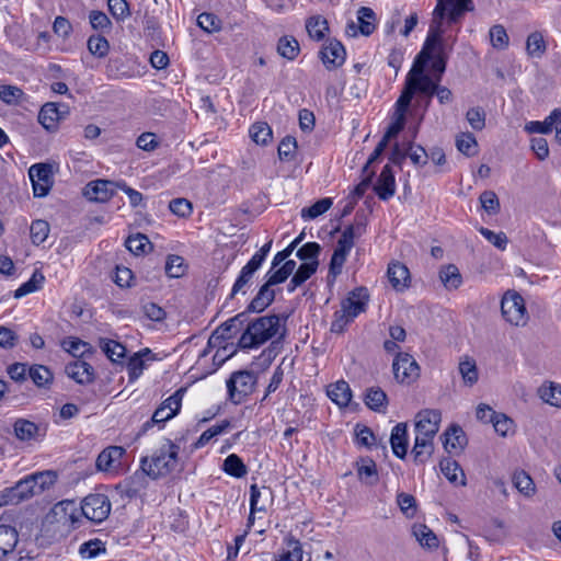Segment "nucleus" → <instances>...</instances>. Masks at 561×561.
<instances>
[{"label": "nucleus", "instance_id": "28", "mask_svg": "<svg viewBox=\"0 0 561 561\" xmlns=\"http://www.w3.org/2000/svg\"><path fill=\"white\" fill-rule=\"evenodd\" d=\"M387 274L389 282L394 289L403 290L405 287H408V283L410 280V272L404 264L400 262L391 263L388 267Z\"/></svg>", "mask_w": 561, "mask_h": 561}, {"label": "nucleus", "instance_id": "12", "mask_svg": "<svg viewBox=\"0 0 561 561\" xmlns=\"http://www.w3.org/2000/svg\"><path fill=\"white\" fill-rule=\"evenodd\" d=\"M442 414L438 410L426 409L416 414L415 433L426 437H434L440 423Z\"/></svg>", "mask_w": 561, "mask_h": 561}, {"label": "nucleus", "instance_id": "10", "mask_svg": "<svg viewBox=\"0 0 561 561\" xmlns=\"http://www.w3.org/2000/svg\"><path fill=\"white\" fill-rule=\"evenodd\" d=\"M393 376L401 383H411L420 376V366L409 353H399L392 363Z\"/></svg>", "mask_w": 561, "mask_h": 561}, {"label": "nucleus", "instance_id": "27", "mask_svg": "<svg viewBox=\"0 0 561 561\" xmlns=\"http://www.w3.org/2000/svg\"><path fill=\"white\" fill-rule=\"evenodd\" d=\"M328 397L339 407H347L352 399V390L344 380L331 383L327 390Z\"/></svg>", "mask_w": 561, "mask_h": 561}, {"label": "nucleus", "instance_id": "9", "mask_svg": "<svg viewBox=\"0 0 561 561\" xmlns=\"http://www.w3.org/2000/svg\"><path fill=\"white\" fill-rule=\"evenodd\" d=\"M28 176L32 181L33 193L36 197L46 196L54 184L53 165L48 163H36L28 169Z\"/></svg>", "mask_w": 561, "mask_h": 561}, {"label": "nucleus", "instance_id": "62", "mask_svg": "<svg viewBox=\"0 0 561 561\" xmlns=\"http://www.w3.org/2000/svg\"><path fill=\"white\" fill-rule=\"evenodd\" d=\"M456 146L461 153L470 157L476 154L478 142L472 134L465 133L457 138Z\"/></svg>", "mask_w": 561, "mask_h": 561}, {"label": "nucleus", "instance_id": "35", "mask_svg": "<svg viewBox=\"0 0 561 561\" xmlns=\"http://www.w3.org/2000/svg\"><path fill=\"white\" fill-rule=\"evenodd\" d=\"M561 118V108H556L543 122H529L525 126V130L533 134H549L552 131L554 124Z\"/></svg>", "mask_w": 561, "mask_h": 561}, {"label": "nucleus", "instance_id": "18", "mask_svg": "<svg viewBox=\"0 0 561 561\" xmlns=\"http://www.w3.org/2000/svg\"><path fill=\"white\" fill-rule=\"evenodd\" d=\"M69 114V107L65 106V112H61L59 105L54 102L45 103L39 113H38V122L42 126L47 130H55L57 128V124L60 119H62L66 115Z\"/></svg>", "mask_w": 561, "mask_h": 561}, {"label": "nucleus", "instance_id": "39", "mask_svg": "<svg viewBox=\"0 0 561 561\" xmlns=\"http://www.w3.org/2000/svg\"><path fill=\"white\" fill-rule=\"evenodd\" d=\"M540 399L552 405L561 408V386L554 382L543 383L538 389Z\"/></svg>", "mask_w": 561, "mask_h": 561}, {"label": "nucleus", "instance_id": "52", "mask_svg": "<svg viewBox=\"0 0 561 561\" xmlns=\"http://www.w3.org/2000/svg\"><path fill=\"white\" fill-rule=\"evenodd\" d=\"M87 45L89 51L99 58L105 57L110 50L108 41L101 35L90 36Z\"/></svg>", "mask_w": 561, "mask_h": 561}, {"label": "nucleus", "instance_id": "26", "mask_svg": "<svg viewBox=\"0 0 561 561\" xmlns=\"http://www.w3.org/2000/svg\"><path fill=\"white\" fill-rule=\"evenodd\" d=\"M356 471L359 480L368 485L377 484L379 477L377 466L371 458L362 457L356 461Z\"/></svg>", "mask_w": 561, "mask_h": 561}, {"label": "nucleus", "instance_id": "21", "mask_svg": "<svg viewBox=\"0 0 561 561\" xmlns=\"http://www.w3.org/2000/svg\"><path fill=\"white\" fill-rule=\"evenodd\" d=\"M156 359L150 348H144L135 353L127 362V371L130 381H135L140 377L146 368L147 360Z\"/></svg>", "mask_w": 561, "mask_h": 561}, {"label": "nucleus", "instance_id": "24", "mask_svg": "<svg viewBox=\"0 0 561 561\" xmlns=\"http://www.w3.org/2000/svg\"><path fill=\"white\" fill-rule=\"evenodd\" d=\"M275 299V291L272 286L264 283L255 297L249 304L244 312H262L264 311Z\"/></svg>", "mask_w": 561, "mask_h": 561}, {"label": "nucleus", "instance_id": "17", "mask_svg": "<svg viewBox=\"0 0 561 561\" xmlns=\"http://www.w3.org/2000/svg\"><path fill=\"white\" fill-rule=\"evenodd\" d=\"M126 454V450L122 446H108L103 449L95 461L98 471L110 472L116 470L121 466V460Z\"/></svg>", "mask_w": 561, "mask_h": 561}, {"label": "nucleus", "instance_id": "34", "mask_svg": "<svg viewBox=\"0 0 561 561\" xmlns=\"http://www.w3.org/2000/svg\"><path fill=\"white\" fill-rule=\"evenodd\" d=\"M13 428L16 438L23 442L36 439L39 435L37 424L25 419H18L13 424Z\"/></svg>", "mask_w": 561, "mask_h": 561}, {"label": "nucleus", "instance_id": "6", "mask_svg": "<svg viewBox=\"0 0 561 561\" xmlns=\"http://www.w3.org/2000/svg\"><path fill=\"white\" fill-rule=\"evenodd\" d=\"M501 311L503 318L512 325L523 327L528 321L524 298L516 291L508 290L504 294Z\"/></svg>", "mask_w": 561, "mask_h": 561}, {"label": "nucleus", "instance_id": "64", "mask_svg": "<svg viewBox=\"0 0 561 561\" xmlns=\"http://www.w3.org/2000/svg\"><path fill=\"white\" fill-rule=\"evenodd\" d=\"M125 244L131 253L139 255L146 253V249L150 245V242L145 234L137 233L136 236L128 237Z\"/></svg>", "mask_w": 561, "mask_h": 561}, {"label": "nucleus", "instance_id": "58", "mask_svg": "<svg viewBox=\"0 0 561 561\" xmlns=\"http://www.w3.org/2000/svg\"><path fill=\"white\" fill-rule=\"evenodd\" d=\"M431 60H432L431 68L434 72L433 76H431V77L435 78L436 81H440L442 76L446 70V65H447V60H448V51L440 49V51H436L435 54H432Z\"/></svg>", "mask_w": 561, "mask_h": 561}, {"label": "nucleus", "instance_id": "45", "mask_svg": "<svg viewBox=\"0 0 561 561\" xmlns=\"http://www.w3.org/2000/svg\"><path fill=\"white\" fill-rule=\"evenodd\" d=\"M222 469L226 473L234 478H242L248 472L247 466L243 463L242 459L236 454H231L225 459Z\"/></svg>", "mask_w": 561, "mask_h": 561}, {"label": "nucleus", "instance_id": "40", "mask_svg": "<svg viewBox=\"0 0 561 561\" xmlns=\"http://www.w3.org/2000/svg\"><path fill=\"white\" fill-rule=\"evenodd\" d=\"M526 50L530 57L535 58H541L545 55L547 44L540 32H533L528 35L526 41Z\"/></svg>", "mask_w": 561, "mask_h": 561}, {"label": "nucleus", "instance_id": "44", "mask_svg": "<svg viewBox=\"0 0 561 561\" xmlns=\"http://www.w3.org/2000/svg\"><path fill=\"white\" fill-rule=\"evenodd\" d=\"M459 373L462 377L465 385L471 387L479 379V373L474 359L465 357L459 363Z\"/></svg>", "mask_w": 561, "mask_h": 561}, {"label": "nucleus", "instance_id": "47", "mask_svg": "<svg viewBox=\"0 0 561 561\" xmlns=\"http://www.w3.org/2000/svg\"><path fill=\"white\" fill-rule=\"evenodd\" d=\"M28 376L37 387H47L53 382L51 371L43 365H33L28 368Z\"/></svg>", "mask_w": 561, "mask_h": 561}, {"label": "nucleus", "instance_id": "38", "mask_svg": "<svg viewBox=\"0 0 561 561\" xmlns=\"http://www.w3.org/2000/svg\"><path fill=\"white\" fill-rule=\"evenodd\" d=\"M387 394L379 387L369 388L365 396L366 405L376 412H383L387 408Z\"/></svg>", "mask_w": 561, "mask_h": 561}, {"label": "nucleus", "instance_id": "8", "mask_svg": "<svg viewBox=\"0 0 561 561\" xmlns=\"http://www.w3.org/2000/svg\"><path fill=\"white\" fill-rule=\"evenodd\" d=\"M182 398L183 389L176 390L172 396L167 398L153 412L151 419L142 424L140 434H145L154 424H161L174 417L181 409Z\"/></svg>", "mask_w": 561, "mask_h": 561}, {"label": "nucleus", "instance_id": "63", "mask_svg": "<svg viewBox=\"0 0 561 561\" xmlns=\"http://www.w3.org/2000/svg\"><path fill=\"white\" fill-rule=\"evenodd\" d=\"M332 206L331 198H322L316 202L313 205L307 208H302L301 216L304 218L314 219L320 215L324 214Z\"/></svg>", "mask_w": 561, "mask_h": 561}, {"label": "nucleus", "instance_id": "57", "mask_svg": "<svg viewBox=\"0 0 561 561\" xmlns=\"http://www.w3.org/2000/svg\"><path fill=\"white\" fill-rule=\"evenodd\" d=\"M24 96V92L15 87L10 84L0 85V100L9 105H15L21 102Z\"/></svg>", "mask_w": 561, "mask_h": 561}, {"label": "nucleus", "instance_id": "33", "mask_svg": "<svg viewBox=\"0 0 561 561\" xmlns=\"http://www.w3.org/2000/svg\"><path fill=\"white\" fill-rule=\"evenodd\" d=\"M433 438L420 434L415 435L412 454L416 462L423 463L432 456L434 450Z\"/></svg>", "mask_w": 561, "mask_h": 561}, {"label": "nucleus", "instance_id": "20", "mask_svg": "<svg viewBox=\"0 0 561 561\" xmlns=\"http://www.w3.org/2000/svg\"><path fill=\"white\" fill-rule=\"evenodd\" d=\"M65 371L68 377L81 385L90 383L94 379L93 367L84 360L77 359L67 364Z\"/></svg>", "mask_w": 561, "mask_h": 561}, {"label": "nucleus", "instance_id": "25", "mask_svg": "<svg viewBox=\"0 0 561 561\" xmlns=\"http://www.w3.org/2000/svg\"><path fill=\"white\" fill-rule=\"evenodd\" d=\"M19 535L14 527L0 525V561H7L8 554L14 551Z\"/></svg>", "mask_w": 561, "mask_h": 561}, {"label": "nucleus", "instance_id": "51", "mask_svg": "<svg viewBox=\"0 0 561 561\" xmlns=\"http://www.w3.org/2000/svg\"><path fill=\"white\" fill-rule=\"evenodd\" d=\"M413 534L417 541L424 547L434 548L438 546L436 535L426 525L414 526Z\"/></svg>", "mask_w": 561, "mask_h": 561}, {"label": "nucleus", "instance_id": "41", "mask_svg": "<svg viewBox=\"0 0 561 561\" xmlns=\"http://www.w3.org/2000/svg\"><path fill=\"white\" fill-rule=\"evenodd\" d=\"M408 112V108H402L400 106V101L397 100L396 102V119L394 122H392L386 134L383 135V137L381 139H383L385 141L389 142V140L393 137H396L403 128H404V124H405V114Z\"/></svg>", "mask_w": 561, "mask_h": 561}, {"label": "nucleus", "instance_id": "2", "mask_svg": "<svg viewBox=\"0 0 561 561\" xmlns=\"http://www.w3.org/2000/svg\"><path fill=\"white\" fill-rule=\"evenodd\" d=\"M280 318L277 314H267L249 319L238 340L241 350L259 348L279 333Z\"/></svg>", "mask_w": 561, "mask_h": 561}, {"label": "nucleus", "instance_id": "1", "mask_svg": "<svg viewBox=\"0 0 561 561\" xmlns=\"http://www.w3.org/2000/svg\"><path fill=\"white\" fill-rule=\"evenodd\" d=\"M473 9L472 0H437L427 37L413 64L426 66L432 54L440 51V49L447 50L443 39L444 23L446 22L447 25L460 23L465 13L471 12Z\"/></svg>", "mask_w": 561, "mask_h": 561}, {"label": "nucleus", "instance_id": "14", "mask_svg": "<svg viewBox=\"0 0 561 561\" xmlns=\"http://www.w3.org/2000/svg\"><path fill=\"white\" fill-rule=\"evenodd\" d=\"M369 300L368 291L365 287H358L352 290L348 296L342 301L341 308L343 312L348 314V318L355 319L358 314L366 310Z\"/></svg>", "mask_w": 561, "mask_h": 561}, {"label": "nucleus", "instance_id": "29", "mask_svg": "<svg viewBox=\"0 0 561 561\" xmlns=\"http://www.w3.org/2000/svg\"><path fill=\"white\" fill-rule=\"evenodd\" d=\"M366 230V225L364 222H356L355 225L347 226L341 238L337 240L336 249L344 250L350 253L354 245L355 238L360 237Z\"/></svg>", "mask_w": 561, "mask_h": 561}, {"label": "nucleus", "instance_id": "36", "mask_svg": "<svg viewBox=\"0 0 561 561\" xmlns=\"http://www.w3.org/2000/svg\"><path fill=\"white\" fill-rule=\"evenodd\" d=\"M99 345L103 353L113 363H119L126 355V347L114 340L101 337Z\"/></svg>", "mask_w": 561, "mask_h": 561}, {"label": "nucleus", "instance_id": "13", "mask_svg": "<svg viewBox=\"0 0 561 561\" xmlns=\"http://www.w3.org/2000/svg\"><path fill=\"white\" fill-rule=\"evenodd\" d=\"M358 25L351 21L346 25V33L350 36H356L359 31L363 35H370L376 28V14L373 9L368 7H360L357 11Z\"/></svg>", "mask_w": 561, "mask_h": 561}, {"label": "nucleus", "instance_id": "43", "mask_svg": "<svg viewBox=\"0 0 561 561\" xmlns=\"http://www.w3.org/2000/svg\"><path fill=\"white\" fill-rule=\"evenodd\" d=\"M231 427V423L228 420H222L220 423H217L210 426L208 430L203 432L197 442L194 444V448H201L208 444L214 437L227 432Z\"/></svg>", "mask_w": 561, "mask_h": 561}, {"label": "nucleus", "instance_id": "31", "mask_svg": "<svg viewBox=\"0 0 561 561\" xmlns=\"http://www.w3.org/2000/svg\"><path fill=\"white\" fill-rule=\"evenodd\" d=\"M259 268L260 267L256 266L254 262L250 261L241 268V272L232 286L230 298H233L239 293H242L243 295L247 293L245 288L250 286L253 275Z\"/></svg>", "mask_w": 561, "mask_h": 561}, {"label": "nucleus", "instance_id": "4", "mask_svg": "<svg viewBox=\"0 0 561 561\" xmlns=\"http://www.w3.org/2000/svg\"><path fill=\"white\" fill-rule=\"evenodd\" d=\"M439 82L440 81H436L435 78L425 73L424 65L413 64L405 78L404 88L398 99L400 101V106L402 108H409L415 93H422L431 100V98L435 95V91ZM428 104L430 101H427L426 105Z\"/></svg>", "mask_w": 561, "mask_h": 561}, {"label": "nucleus", "instance_id": "49", "mask_svg": "<svg viewBox=\"0 0 561 561\" xmlns=\"http://www.w3.org/2000/svg\"><path fill=\"white\" fill-rule=\"evenodd\" d=\"M439 467H440V470L443 472V474L451 482V483H457L458 482V474L457 472L459 471L460 472V476L462 477V480L460 481V484L461 485H465L466 484V481H465V473L462 471V469L460 468V466L458 465V462L456 460H453V459H443L439 463Z\"/></svg>", "mask_w": 561, "mask_h": 561}, {"label": "nucleus", "instance_id": "50", "mask_svg": "<svg viewBox=\"0 0 561 561\" xmlns=\"http://www.w3.org/2000/svg\"><path fill=\"white\" fill-rule=\"evenodd\" d=\"M513 482L516 489L525 496H531L535 494V483L529 474L525 471H517L513 476Z\"/></svg>", "mask_w": 561, "mask_h": 561}, {"label": "nucleus", "instance_id": "16", "mask_svg": "<svg viewBox=\"0 0 561 561\" xmlns=\"http://www.w3.org/2000/svg\"><path fill=\"white\" fill-rule=\"evenodd\" d=\"M346 51L341 42L330 39L321 49L320 57L327 69L341 67L345 61Z\"/></svg>", "mask_w": 561, "mask_h": 561}, {"label": "nucleus", "instance_id": "11", "mask_svg": "<svg viewBox=\"0 0 561 561\" xmlns=\"http://www.w3.org/2000/svg\"><path fill=\"white\" fill-rule=\"evenodd\" d=\"M118 182L110 180H96L88 183L83 195L91 202L105 203L116 193Z\"/></svg>", "mask_w": 561, "mask_h": 561}, {"label": "nucleus", "instance_id": "54", "mask_svg": "<svg viewBox=\"0 0 561 561\" xmlns=\"http://www.w3.org/2000/svg\"><path fill=\"white\" fill-rule=\"evenodd\" d=\"M57 473L53 470H45L32 473L36 485L37 494L42 493L46 489H49L57 481Z\"/></svg>", "mask_w": 561, "mask_h": 561}, {"label": "nucleus", "instance_id": "60", "mask_svg": "<svg viewBox=\"0 0 561 561\" xmlns=\"http://www.w3.org/2000/svg\"><path fill=\"white\" fill-rule=\"evenodd\" d=\"M347 255L348 252L336 248L334 249L329 266V278L332 277V279H335L342 273Z\"/></svg>", "mask_w": 561, "mask_h": 561}, {"label": "nucleus", "instance_id": "56", "mask_svg": "<svg viewBox=\"0 0 561 561\" xmlns=\"http://www.w3.org/2000/svg\"><path fill=\"white\" fill-rule=\"evenodd\" d=\"M318 265V261L305 262L300 264V266L297 268V271L291 277V283H294V285H302L316 273Z\"/></svg>", "mask_w": 561, "mask_h": 561}, {"label": "nucleus", "instance_id": "15", "mask_svg": "<svg viewBox=\"0 0 561 561\" xmlns=\"http://www.w3.org/2000/svg\"><path fill=\"white\" fill-rule=\"evenodd\" d=\"M247 321L248 312H240L237 316L228 319L214 331L209 339V343H213V341H226L232 339L243 329Z\"/></svg>", "mask_w": 561, "mask_h": 561}, {"label": "nucleus", "instance_id": "3", "mask_svg": "<svg viewBox=\"0 0 561 561\" xmlns=\"http://www.w3.org/2000/svg\"><path fill=\"white\" fill-rule=\"evenodd\" d=\"M180 445L165 439L164 444L151 457L140 460V468L149 478L157 480L176 470L179 466Z\"/></svg>", "mask_w": 561, "mask_h": 561}, {"label": "nucleus", "instance_id": "22", "mask_svg": "<svg viewBox=\"0 0 561 561\" xmlns=\"http://www.w3.org/2000/svg\"><path fill=\"white\" fill-rule=\"evenodd\" d=\"M443 436L444 448L448 453L461 451L467 445V436L459 425H451Z\"/></svg>", "mask_w": 561, "mask_h": 561}, {"label": "nucleus", "instance_id": "61", "mask_svg": "<svg viewBox=\"0 0 561 561\" xmlns=\"http://www.w3.org/2000/svg\"><path fill=\"white\" fill-rule=\"evenodd\" d=\"M197 25L210 34L220 31L221 21L214 13L204 12L197 16Z\"/></svg>", "mask_w": 561, "mask_h": 561}, {"label": "nucleus", "instance_id": "46", "mask_svg": "<svg viewBox=\"0 0 561 561\" xmlns=\"http://www.w3.org/2000/svg\"><path fill=\"white\" fill-rule=\"evenodd\" d=\"M250 136L255 144L266 145L272 140L273 131L267 123L257 122L251 126Z\"/></svg>", "mask_w": 561, "mask_h": 561}, {"label": "nucleus", "instance_id": "7", "mask_svg": "<svg viewBox=\"0 0 561 561\" xmlns=\"http://www.w3.org/2000/svg\"><path fill=\"white\" fill-rule=\"evenodd\" d=\"M111 507V502L105 494L92 493L82 500L80 511L87 519L100 524L108 517Z\"/></svg>", "mask_w": 561, "mask_h": 561}, {"label": "nucleus", "instance_id": "59", "mask_svg": "<svg viewBox=\"0 0 561 561\" xmlns=\"http://www.w3.org/2000/svg\"><path fill=\"white\" fill-rule=\"evenodd\" d=\"M31 240L34 244H42L48 237L49 225L45 220H35L30 227Z\"/></svg>", "mask_w": 561, "mask_h": 561}, {"label": "nucleus", "instance_id": "55", "mask_svg": "<svg viewBox=\"0 0 561 561\" xmlns=\"http://www.w3.org/2000/svg\"><path fill=\"white\" fill-rule=\"evenodd\" d=\"M62 347L75 357L91 353V345L78 337H69L62 342Z\"/></svg>", "mask_w": 561, "mask_h": 561}, {"label": "nucleus", "instance_id": "30", "mask_svg": "<svg viewBox=\"0 0 561 561\" xmlns=\"http://www.w3.org/2000/svg\"><path fill=\"white\" fill-rule=\"evenodd\" d=\"M366 230V225L364 222H356L355 225L347 226L341 238L337 240L336 249L344 250L350 253L354 245L355 238L360 237Z\"/></svg>", "mask_w": 561, "mask_h": 561}, {"label": "nucleus", "instance_id": "42", "mask_svg": "<svg viewBox=\"0 0 561 561\" xmlns=\"http://www.w3.org/2000/svg\"><path fill=\"white\" fill-rule=\"evenodd\" d=\"M277 51L282 57L294 60L300 51L299 43L293 36H283L278 39Z\"/></svg>", "mask_w": 561, "mask_h": 561}, {"label": "nucleus", "instance_id": "53", "mask_svg": "<svg viewBox=\"0 0 561 561\" xmlns=\"http://www.w3.org/2000/svg\"><path fill=\"white\" fill-rule=\"evenodd\" d=\"M491 45L495 49H505L510 44V37L503 25L496 24L489 32Z\"/></svg>", "mask_w": 561, "mask_h": 561}, {"label": "nucleus", "instance_id": "23", "mask_svg": "<svg viewBox=\"0 0 561 561\" xmlns=\"http://www.w3.org/2000/svg\"><path fill=\"white\" fill-rule=\"evenodd\" d=\"M390 444L393 454L403 459L408 453V426L405 423H398L391 431Z\"/></svg>", "mask_w": 561, "mask_h": 561}, {"label": "nucleus", "instance_id": "5", "mask_svg": "<svg viewBox=\"0 0 561 561\" xmlns=\"http://www.w3.org/2000/svg\"><path fill=\"white\" fill-rule=\"evenodd\" d=\"M256 376L251 370L233 371L227 380V390L229 399L234 404L245 401L255 388Z\"/></svg>", "mask_w": 561, "mask_h": 561}, {"label": "nucleus", "instance_id": "19", "mask_svg": "<svg viewBox=\"0 0 561 561\" xmlns=\"http://www.w3.org/2000/svg\"><path fill=\"white\" fill-rule=\"evenodd\" d=\"M377 196L382 201H388L396 193V181L392 169L386 164L379 174L377 183L374 186Z\"/></svg>", "mask_w": 561, "mask_h": 561}, {"label": "nucleus", "instance_id": "32", "mask_svg": "<svg viewBox=\"0 0 561 561\" xmlns=\"http://www.w3.org/2000/svg\"><path fill=\"white\" fill-rule=\"evenodd\" d=\"M439 279L448 290L458 289L462 284V276L458 267L454 264H447L440 267Z\"/></svg>", "mask_w": 561, "mask_h": 561}, {"label": "nucleus", "instance_id": "48", "mask_svg": "<svg viewBox=\"0 0 561 561\" xmlns=\"http://www.w3.org/2000/svg\"><path fill=\"white\" fill-rule=\"evenodd\" d=\"M45 280L44 275L39 271H35L32 277L22 284L15 291L14 298L19 299L27 294L34 293L41 289L43 283Z\"/></svg>", "mask_w": 561, "mask_h": 561}, {"label": "nucleus", "instance_id": "37", "mask_svg": "<svg viewBox=\"0 0 561 561\" xmlns=\"http://www.w3.org/2000/svg\"><path fill=\"white\" fill-rule=\"evenodd\" d=\"M306 30L312 39L321 41L329 31V23L323 16L313 15L306 21Z\"/></svg>", "mask_w": 561, "mask_h": 561}]
</instances>
